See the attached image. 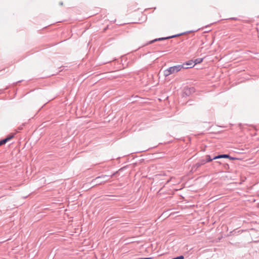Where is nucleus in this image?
I'll list each match as a JSON object with an SVG mask.
<instances>
[{"instance_id":"423d86ee","label":"nucleus","mask_w":259,"mask_h":259,"mask_svg":"<svg viewBox=\"0 0 259 259\" xmlns=\"http://www.w3.org/2000/svg\"><path fill=\"white\" fill-rule=\"evenodd\" d=\"M206 157V162H210L212 160H214L215 159H213V158H211L210 156L208 155H206L205 156Z\"/></svg>"},{"instance_id":"0eeeda50","label":"nucleus","mask_w":259,"mask_h":259,"mask_svg":"<svg viewBox=\"0 0 259 259\" xmlns=\"http://www.w3.org/2000/svg\"><path fill=\"white\" fill-rule=\"evenodd\" d=\"M193 63H194V62H193V60H189L186 63V65H189V66H192L190 67H192L194 66V65L193 64Z\"/></svg>"},{"instance_id":"f257e3e1","label":"nucleus","mask_w":259,"mask_h":259,"mask_svg":"<svg viewBox=\"0 0 259 259\" xmlns=\"http://www.w3.org/2000/svg\"><path fill=\"white\" fill-rule=\"evenodd\" d=\"M188 67H184V65H178L170 67L164 71L163 74L165 76H168L169 75L176 73L182 69L183 68L187 69Z\"/></svg>"},{"instance_id":"1a4fd4ad","label":"nucleus","mask_w":259,"mask_h":259,"mask_svg":"<svg viewBox=\"0 0 259 259\" xmlns=\"http://www.w3.org/2000/svg\"><path fill=\"white\" fill-rule=\"evenodd\" d=\"M172 259H184V257L183 255H181L177 257L173 258Z\"/></svg>"},{"instance_id":"6e6552de","label":"nucleus","mask_w":259,"mask_h":259,"mask_svg":"<svg viewBox=\"0 0 259 259\" xmlns=\"http://www.w3.org/2000/svg\"><path fill=\"white\" fill-rule=\"evenodd\" d=\"M205 163H206V160H201L200 161V163H197V166H200L201 165L204 164Z\"/></svg>"},{"instance_id":"7ed1b4c3","label":"nucleus","mask_w":259,"mask_h":259,"mask_svg":"<svg viewBox=\"0 0 259 259\" xmlns=\"http://www.w3.org/2000/svg\"><path fill=\"white\" fill-rule=\"evenodd\" d=\"M13 138V136H11L0 141V146L6 144L8 141L12 139Z\"/></svg>"},{"instance_id":"39448f33","label":"nucleus","mask_w":259,"mask_h":259,"mask_svg":"<svg viewBox=\"0 0 259 259\" xmlns=\"http://www.w3.org/2000/svg\"><path fill=\"white\" fill-rule=\"evenodd\" d=\"M203 58H198L195 59L193 62L194 63V65L197 64H199L203 61Z\"/></svg>"},{"instance_id":"f8f14e48","label":"nucleus","mask_w":259,"mask_h":259,"mask_svg":"<svg viewBox=\"0 0 259 259\" xmlns=\"http://www.w3.org/2000/svg\"><path fill=\"white\" fill-rule=\"evenodd\" d=\"M100 178V177H98L96 179H98V178Z\"/></svg>"},{"instance_id":"f03ea898","label":"nucleus","mask_w":259,"mask_h":259,"mask_svg":"<svg viewBox=\"0 0 259 259\" xmlns=\"http://www.w3.org/2000/svg\"><path fill=\"white\" fill-rule=\"evenodd\" d=\"M228 158V159H229L230 160H232L238 159L237 158L231 157L230 155H229L228 154H222V155L216 156L213 157V159H219V158Z\"/></svg>"},{"instance_id":"9d476101","label":"nucleus","mask_w":259,"mask_h":259,"mask_svg":"<svg viewBox=\"0 0 259 259\" xmlns=\"http://www.w3.org/2000/svg\"><path fill=\"white\" fill-rule=\"evenodd\" d=\"M218 162V163H219L220 164H221V163L220 162H219V161H218V162Z\"/></svg>"},{"instance_id":"20e7f679","label":"nucleus","mask_w":259,"mask_h":259,"mask_svg":"<svg viewBox=\"0 0 259 259\" xmlns=\"http://www.w3.org/2000/svg\"><path fill=\"white\" fill-rule=\"evenodd\" d=\"M174 36H170V37H161V38H157V39H155L152 41H151L150 42V44H151L153 42H155V41H159V40H164V39H167V38H171V37H173Z\"/></svg>"},{"instance_id":"9b49d317","label":"nucleus","mask_w":259,"mask_h":259,"mask_svg":"<svg viewBox=\"0 0 259 259\" xmlns=\"http://www.w3.org/2000/svg\"><path fill=\"white\" fill-rule=\"evenodd\" d=\"M60 5H63V3H60Z\"/></svg>"}]
</instances>
